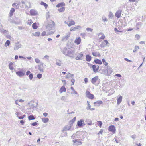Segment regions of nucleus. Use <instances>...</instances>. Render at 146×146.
I'll return each mask as SVG.
<instances>
[{
    "label": "nucleus",
    "mask_w": 146,
    "mask_h": 146,
    "mask_svg": "<svg viewBox=\"0 0 146 146\" xmlns=\"http://www.w3.org/2000/svg\"><path fill=\"white\" fill-rule=\"evenodd\" d=\"M22 6L23 7L24 9H28L31 8V4L30 2H29L27 1H21Z\"/></svg>",
    "instance_id": "nucleus-1"
},
{
    "label": "nucleus",
    "mask_w": 146,
    "mask_h": 146,
    "mask_svg": "<svg viewBox=\"0 0 146 146\" xmlns=\"http://www.w3.org/2000/svg\"><path fill=\"white\" fill-rule=\"evenodd\" d=\"M55 25L54 22L51 20L49 23L46 26V28L49 30L53 29H54Z\"/></svg>",
    "instance_id": "nucleus-2"
},
{
    "label": "nucleus",
    "mask_w": 146,
    "mask_h": 146,
    "mask_svg": "<svg viewBox=\"0 0 146 146\" xmlns=\"http://www.w3.org/2000/svg\"><path fill=\"white\" fill-rule=\"evenodd\" d=\"M113 72L112 68L109 66L107 67L106 72H105L104 74L106 76H109Z\"/></svg>",
    "instance_id": "nucleus-3"
},
{
    "label": "nucleus",
    "mask_w": 146,
    "mask_h": 146,
    "mask_svg": "<svg viewBox=\"0 0 146 146\" xmlns=\"http://www.w3.org/2000/svg\"><path fill=\"white\" fill-rule=\"evenodd\" d=\"M72 142L74 143L73 144L74 146L81 145L82 144V142L80 141L79 139H77L73 140Z\"/></svg>",
    "instance_id": "nucleus-4"
},
{
    "label": "nucleus",
    "mask_w": 146,
    "mask_h": 146,
    "mask_svg": "<svg viewBox=\"0 0 146 146\" xmlns=\"http://www.w3.org/2000/svg\"><path fill=\"white\" fill-rule=\"evenodd\" d=\"M86 96L90 99H92L94 98V95L93 94H91L90 92L88 91H86Z\"/></svg>",
    "instance_id": "nucleus-5"
},
{
    "label": "nucleus",
    "mask_w": 146,
    "mask_h": 146,
    "mask_svg": "<svg viewBox=\"0 0 146 146\" xmlns=\"http://www.w3.org/2000/svg\"><path fill=\"white\" fill-rule=\"evenodd\" d=\"M64 23L65 24H67L68 26L69 27L75 24V22L73 20L69 21H64Z\"/></svg>",
    "instance_id": "nucleus-6"
},
{
    "label": "nucleus",
    "mask_w": 146,
    "mask_h": 146,
    "mask_svg": "<svg viewBox=\"0 0 146 146\" xmlns=\"http://www.w3.org/2000/svg\"><path fill=\"white\" fill-rule=\"evenodd\" d=\"M67 56L70 57H73L74 54V50H68L67 51Z\"/></svg>",
    "instance_id": "nucleus-7"
},
{
    "label": "nucleus",
    "mask_w": 146,
    "mask_h": 146,
    "mask_svg": "<svg viewBox=\"0 0 146 146\" xmlns=\"http://www.w3.org/2000/svg\"><path fill=\"white\" fill-rule=\"evenodd\" d=\"M93 71L95 73L97 72L99 70V66L98 65H93L92 66Z\"/></svg>",
    "instance_id": "nucleus-8"
},
{
    "label": "nucleus",
    "mask_w": 146,
    "mask_h": 146,
    "mask_svg": "<svg viewBox=\"0 0 146 146\" xmlns=\"http://www.w3.org/2000/svg\"><path fill=\"white\" fill-rule=\"evenodd\" d=\"M84 123V121L83 119H81L78 121L77 123V126L80 127H81Z\"/></svg>",
    "instance_id": "nucleus-9"
},
{
    "label": "nucleus",
    "mask_w": 146,
    "mask_h": 146,
    "mask_svg": "<svg viewBox=\"0 0 146 146\" xmlns=\"http://www.w3.org/2000/svg\"><path fill=\"white\" fill-rule=\"evenodd\" d=\"M71 127V125L70 124L68 125L65 126L63 129L62 130L63 131H69L70 130Z\"/></svg>",
    "instance_id": "nucleus-10"
},
{
    "label": "nucleus",
    "mask_w": 146,
    "mask_h": 146,
    "mask_svg": "<svg viewBox=\"0 0 146 146\" xmlns=\"http://www.w3.org/2000/svg\"><path fill=\"white\" fill-rule=\"evenodd\" d=\"M21 45L18 42L15 44L14 47V49L15 50H17L21 48Z\"/></svg>",
    "instance_id": "nucleus-11"
},
{
    "label": "nucleus",
    "mask_w": 146,
    "mask_h": 146,
    "mask_svg": "<svg viewBox=\"0 0 146 146\" xmlns=\"http://www.w3.org/2000/svg\"><path fill=\"white\" fill-rule=\"evenodd\" d=\"M54 32L52 31H50L47 34L46 31H44L41 34V35L42 36H44L45 35L48 36L51 34H53Z\"/></svg>",
    "instance_id": "nucleus-12"
},
{
    "label": "nucleus",
    "mask_w": 146,
    "mask_h": 146,
    "mask_svg": "<svg viewBox=\"0 0 146 146\" xmlns=\"http://www.w3.org/2000/svg\"><path fill=\"white\" fill-rule=\"evenodd\" d=\"M98 79V76H97L92 78L91 80V82L94 84H95V83Z\"/></svg>",
    "instance_id": "nucleus-13"
},
{
    "label": "nucleus",
    "mask_w": 146,
    "mask_h": 146,
    "mask_svg": "<svg viewBox=\"0 0 146 146\" xmlns=\"http://www.w3.org/2000/svg\"><path fill=\"white\" fill-rule=\"evenodd\" d=\"M108 129L110 131L113 133L115 132V127L113 125H111L109 127Z\"/></svg>",
    "instance_id": "nucleus-14"
},
{
    "label": "nucleus",
    "mask_w": 146,
    "mask_h": 146,
    "mask_svg": "<svg viewBox=\"0 0 146 146\" xmlns=\"http://www.w3.org/2000/svg\"><path fill=\"white\" fill-rule=\"evenodd\" d=\"M30 14L33 16H36L37 14V12L34 9H31L30 11Z\"/></svg>",
    "instance_id": "nucleus-15"
},
{
    "label": "nucleus",
    "mask_w": 146,
    "mask_h": 146,
    "mask_svg": "<svg viewBox=\"0 0 146 146\" xmlns=\"http://www.w3.org/2000/svg\"><path fill=\"white\" fill-rule=\"evenodd\" d=\"M16 74L20 77L23 76L25 75V73L21 71H17L16 72Z\"/></svg>",
    "instance_id": "nucleus-16"
},
{
    "label": "nucleus",
    "mask_w": 146,
    "mask_h": 146,
    "mask_svg": "<svg viewBox=\"0 0 146 146\" xmlns=\"http://www.w3.org/2000/svg\"><path fill=\"white\" fill-rule=\"evenodd\" d=\"M121 10L117 11L115 13V16L118 18H120L121 17Z\"/></svg>",
    "instance_id": "nucleus-17"
},
{
    "label": "nucleus",
    "mask_w": 146,
    "mask_h": 146,
    "mask_svg": "<svg viewBox=\"0 0 146 146\" xmlns=\"http://www.w3.org/2000/svg\"><path fill=\"white\" fill-rule=\"evenodd\" d=\"M98 36L100 39H104L105 37V35L102 33H100Z\"/></svg>",
    "instance_id": "nucleus-18"
},
{
    "label": "nucleus",
    "mask_w": 146,
    "mask_h": 146,
    "mask_svg": "<svg viewBox=\"0 0 146 146\" xmlns=\"http://www.w3.org/2000/svg\"><path fill=\"white\" fill-rule=\"evenodd\" d=\"M78 132H77L76 133L73 134L72 137L73 138V140H75L76 138H79L80 136L78 135Z\"/></svg>",
    "instance_id": "nucleus-19"
},
{
    "label": "nucleus",
    "mask_w": 146,
    "mask_h": 146,
    "mask_svg": "<svg viewBox=\"0 0 146 146\" xmlns=\"http://www.w3.org/2000/svg\"><path fill=\"white\" fill-rule=\"evenodd\" d=\"M81 41V39L80 37H79L78 38H76L75 39L74 41V42L77 45L79 44Z\"/></svg>",
    "instance_id": "nucleus-20"
},
{
    "label": "nucleus",
    "mask_w": 146,
    "mask_h": 146,
    "mask_svg": "<svg viewBox=\"0 0 146 146\" xmlns=\"http://www.w3.org/2000/svg\"><path fill=\"white\" fill-rule=\"evenodd\" d=\"M66 91V89L65 86H62L60 89L59 92L60 93H62L63 92H65Z\"/></svg>",
    "instance_id": "nucleus-21"
},
{
    "label": "nucleus",
    "mask_w": 146,
    "mask_h": 146,
    "mask_svg": "<svg viewBox=\"0 0 146 146\" xmlns=\"http://www.w3.org/2000/svg\"><path fill=\"white\" fill-rule=\"evenodd\" d=\"M102 101H98L96 102H94V104H95V106H99L100 104H102Z\"/></svg>",
    "instance_id": "nucleus-22"
},
{
    "label": "nucleus",
    "mask_w": 146,
    "mask_h": 146,
    "mask_svg": "<svg viewBox=\"0 0 146 146\" xmlns=\"http://www.w3.org/2000/svg\"><path fill=\"white\" fill-rule=\"evenodd\" d=\"M43 63H42L40 65H39L38 66V70L40 71L41 72H43V70L42 68L43 65Z\"/></svg>",
    "instance_id": "nucleus-23"
},
{
    "label": "nucleus",
    "mask_w": 146,
    "mask_h": 146,
    "mask_svg": "<svg viewBox=\"0 0 146 146\" xmlns=\"http://www.w3.org/2000/svg\"><path fill=\"white\" fill-rule=\"evenodd\" d=\"M122 97L121 96H120L118 98L117 100V104L119 105L121 102L122 100Z\"/></svg>",
    "instance_id": "nucleus-24"
},
{
    "label": "nucleus",
    "mask_w": 146,
    "mask_h": 146,
    "mask_svg": "<svg viewBox=\"0 0 146 146\" xmlns=\"http://www.w3.org/2000/svg\"><path fill=\"white\" fill-rule=\"evenodd\" d=\"M91 59V56L89 55H87L86 56V60L87 61L90 62Z\"/></svg>",
    "instance_id": "nucleus-25"
},
{
    "label": "nucleus",
    "mask_w": 146,
    "mask_h": 146,
    "mask_svg": "<svg viewBox=\"0 0 146 146\" xmlns=\"http://www.w3.org/2000/svg\"><path fill=\"white\" fill-rule=\"evenodd\" d=\"M68 50L67 48H65L63 50H62V52L64 55L67 56Z\"/></svg>",
    "instance_id": "nucleus-26"
},
{
    "label": "nucleus",
    "mask_w": 146,
    "mask_h": 146,
    "mask_svg": "<svg viewBox=\"0 0 146 146\" xmlns=\"http://www.w3.org/2000/svg\"><path fill=\"white\" fill-rule=\"evenodd\" d=\"M70 36V33H68V34H67L65 36L63 37L62 39L64 40H66L68 39V38Z\"/></svg>",
    "instance_id": "nucleus-27"
},
{
    "label": "nucleus",
    "mask_w": 146,
    "mask_h": 146,
    "mask_svg": "<svg viewBox=\"0 0 146 146\" xmlns=\"http://www.w3.org/2000/svg\"><path fill=\"white\" fill-rule=\"evenodd\" d=\"M94 62L96 64H102V62L101 61L98 59H95L94 60Z\"/></svg>",
    "instance_id": "nucleus-28"
},
{
    "label": "nucleus",
    "mask_w": 146,
    "mask_h": 146,
    "mask_svg": "<svg viewBox=\"0 0 146 146\" xmlns=\"http://www.w3.org/2000/svg\"><path fill=\"white\" fill-rule=\"evenodd\" d=\"M2 27H0V31L1 32L3 33H7L8 32V31L5 30Z\"/></svg>",
    "instance_id": "nucleus-29"
},
{
    "label": "nucleus",
    "mask_w": 146,
    "mask_h": 146,
    "mask_svg": "<svg viewBox=\"0 0 146 146\" xmlns=\"http://www.w3.org/2000/svg\"><path fill=\"white\" fill-rule=\"evenodd\" d=\"M42 120L44 123H46L48 121L49 119L48 118H43L42 119Z\"/></svg>",
    "instance_id": "nucleus-30"
},
{
    "label": "nucleus",
    "mask_w": 146,
    "mask_h": 146,
    "mask_svg": "<svg viewBox=\"0 0 146 146\" xmlns=\"http://www.w3.org/2000/svg\"><path fill=\"white\" fill-rule=\"evenodd\" d=\"M92 54L94 56H100V54L97 52H93L92 53Z\"/></svg>",
    "instance_id": "nucleus-31"
},
{
    "label": "nucleus",
    "mask_w": 146,
    "mask_h": 146,
    "mask_svg": "<svg viewBox=\"0 0 146 146\" xmlns=\"http://www.w3.org/2000/svg\"><path fill=\"white\" fill-rule=\"evenodd\" d=\"M65 5V4L64 3H60L56 5V7H57L58 8L60 7H62L63 6H64Z\"/></svg>",
    "instance_id": "nucleus-32"
},
{
    "label": "nucleus",
    "mask_w": 146,
    "mask_h": 146,
    "mask_svg": "<svg viewBox=\"0 0 146 146\" xmlns=\"http://www.w3.org/2000/svg\"><path fill=\"white\" fill-rule=\"evenodd\" d=\"M40 32H37L33 33L32 35L35 36H39L40 35Z\"/></svg>",
    "instance_id": "nucleus-33"
},
{
    "label": "nucleus",
    "mask_w": 146,
    "mask_h": 146,
    "mask_svg": "<svg viewBox=\"0 0 146 146\" xmlns=\"http://www.w3.org/2000/svg\"><path fill=\"white\" fill-rule=\"evenodd\" d=\"M15 11V9L13 8H12L10 11L9 14L10 16H12L13 15V13Z\"/></svg>",
    "instance_id": "nucleus-34"
},
{
    "label": "nucleus",
    "mask_w": 146,
    "mask_h": 146,
    "mask_svg": "<svg viewBox=\"0 0 146 146\" xmlns=\"http://www.w3.org/2000/svg\"><path fill=\"white\" fill-rule=\"evenodd\" d=\"M40 4L44 6L46 9L47 7L48 6L47 4L43 1H41L40 2Z\"/></svg>",
    "instance_id": "nucleus-35"
},
{
    "label": "nucleus",
    "mask_w": 146,
    "mask_h": 146,
    "mask_svg": "<svg viewBox=\"0 0 146 146\" xmlns=\"http://www.w3.org/2000/svg\"><path fill=\"white\" fill-rule=\"evenodd\" d=\"M13 64L12 62H10L9 65V68L11 70H13L14 69L13 66H12Z\"/></svg>",
    "instance_id": "nucleus-36"
},
{
    "label": "nucleus",
    "mask_w": 146,
    "mask_h": 146,
    "mask_svg": "<svg viewBox=\"0 0 146 146\" xmlns=\"http://www.w3.org/2000/svg\"><path fill=\"white\" fill-rule=\"evenodd\" d=\"M139 49V47L138 46H135L134 49L133 50V52H135Z\"/></svg>",
    "instance_id": "nucleus-37"
},
{
    "label": "nucleus",
    "mask_w": 146,
    "mask_h": 146,
    "mask_svg": "<svg viewBox=\"0 0 146 146\" xmlns=\"http://www.w3.org/2000/svg\"><path fill=\"white\" fill-rule=\"evenodd\" d=\"M13 6L16 9H18L19 8V6L17 3H14L12 4Z\"/></svg>",
    "instance_id": "nucleus-38"
},
{
    "label": "nucleus",
    "mask_w": 146,
    "mask_h": 146,
    "mask_svg": "<svg viewBox=\"0 0 146 146\" xmlns=\"http://www.w3.org/2000/svg\"><path fill=\"white\" fill-rule=\"evenodd\" d=\"M56 64L57 65L60 66L61 65V61L59 60H56Z\"/></svg>",
    "instance_id": "nucleus-39"
},
{
    "label": "nucleus",
    "mask_w": 146,
    "mask_h": 146,
    "mask_svg": "<svg viewBox=\"0 0 146 146\" xmlns=\"http://www.w3.org/2000/svg\"><path fill=\"white\" fill-rule=\"evenodd\" d=\"M32 27L33 29H36L37 28V26L36 23H33L32 24Z\"/></svg>",
    "instance_id": "nucleus-40"
},
{
    "label": "nucleus",
    "mask_w": 146,
    "mask_h": 146,
    "mask_svg": "<svg viewBox=\"0 0 146 146\" xmlns=\"http://www.w3.org/2000/svg\"><path fill=\"white\" fill-rule=\"evenodd\" d=\"M87 105L88 106L86 107V109L87 110H88L91 108V106L90 104V102L88 101H87Z\"/></svg>",
    "instance_id": "nucleus-41"
},
{
    "label": "nucleus",
    "mask_w": 146,
    "mask_h": 146,
    "mask_svg": "<svg viewBox=\"0 0 146 146\" xmlns=\"http://www.w3.org/2000/svg\"><path fill=\"white\" fill-rule=\"evenodd\" d=\"M76 120V117L73 118L70 122V124H72Z\"/></svg>",
    "instance_id": "nucleus-42"
},
{
    "label": "nucleus",
    "mask_w": 146,
    "mask_h": 146,
    "mask_svg": "<svg viewBox=\"0 0 146 146\" xmlns=\"http://www.w3.org/2000/svg\"><path fill=\"white\" fill-rule=\"evenodd\" d=\"M65 10V7H62L58 9V11L59 12H63Z\"/></svg>",
    "instance_id": "nucleus-43"
},
{
    "label": "nucleus",
    "mask_w": 146,
    "mask_h": 146,
    "mask_svg": "<svg viewBox=\"0 0 146 146\" xmlns=\"http://www.w3.org/2000/svg\"><path fill=\"white\" fill-rule=\"evenodd\" d=\"M28 119L29 120H31L35 119V118L33 116L31 115L28 117Z\"/></svg>",
    "instance_id": "nucleus-44"
},
{
    "label": "nucleus",
    "mask_w": 146,
    "mask_h": 146,
    "mask_svg": "<svg viewBox=\"0 0 146 146\" xmlns=\"http://www.w3.org/2000/svg\"><path fill=\"white\" fill-rule=\"evenodd\" d=\"M10 42L9 40H7L5 43V46H9L10 44Z\"/></svg>",
    "instance_id": "nucleus-45"
},
{
    "label": "nucleus",
    "mask_w": 146,
    "mask_h": 146,
    "mask_svg": "<svg viewBox=\"0 0 146 146\" xmlns=\"http://www.w3.org/2000/svg\"><path fill=\"white\" fill-rule=\"evenodd\" d=\"M73 75H74L73 74H70V73H69V74H68L66 76L65 78H68L70 77H72Z\"/></svg>",
    "instance_id": "nucleus-46"
},
{
    "label": "nucleus",
    "mask_w": 146,
    "mask_h": 146,
    "mask_svg": "<svg viewBox=\"0 0 146 146\" xmlns=\"http://www.w3.org/2000/svg\"><path fill=\"white\" fill-rule=\"evenodd\" d=\"M67 97H66L65 96H62L61 97V100H62L65 101L67 100V98H66Z\"/></svg>",
    "instance_id": "nucleus-47"
},
{
    "label": "nucleus",
    "mask_w": 146,
    "mask_h": 146,
    "mask_svg": "<svg viewBox=\"0 0 146 146\" xmlns=\"http://www.w3.org/2000/svg\"><path fill=\"white\" fill-rule=\"evenodd\" d=\"M102 19L104 22H107L108 21V19L105 16H103L102 17Z\"/></svg>",
    "instance_id": "nucleus-48"
},
{
    "label": "nucleus",
    "mask_w": 146,
    "mask_h": 146,
    "mask_svg": "<svg viewBox=\"0 0 146 146\" xmlns=\"http://www.w3.org/2000/svg\"><path fill=\"white\" fill-rule=\"evenodd\" d=\"M102 60L103 63L105 66H107L108 65V63L106 62L105 60L104 59H102Z\"/></svg>",
    "instance_id": "nucleus-49"
},
{
    "label": "nucleus",
    "mask_w": 146,
    "mask_h": 146,
    "mask_svg": "<svg viewBox=\"0 0 146 146\" xmlns=\"http://www.w3.org/2000/svg\"><path fill=\"white\" fill-rule=\"evenodd\" d=\"M29 79L30 80H31L33 78V74L32 73L30 74L29 76Z\"/></svg>",
    "instance_id": "nucleus-50"
},
{
    "label": "nucleus",
    "mask_w": 146,
    "mask_h": 146,
    "mask_svg": "<svg viewBox=\"0 0 146 146\" xmlns=\"http://www.w3.org/2000/svg\"><path fill=\"white\" fill-rule=\"evenodd\" d=\"M113 13L111 12H110L109 13V17L111 18H112L113 17Z\"/></svg>",
    "instance_id": "nucleus-51"
},
{
    "label": "nucleus",
    "mask_w": 146,
    "mask_h": 146,
    "mask_svg": "<svg viewBox=\"0 0 146 146\" xmlns=\"http://www.w3.org/2000/svg\"><path fill=\"white\" fill-rule=\"evenodd\" d=\"M86 30L88 32H92L93 31V29L91 28H88L86 29Z\"/></svg>",
    "instance_id": "nucleus-52"
},
{
    "label": "nucleus",
    "mask_w": 146,
    "mask_h": 146,
    "mask_svg": "<svg viewBox=\"0 0 146 146\" xmlns=\"http://www.w3.org/2000/svg\"><path fill=\"white\" fill-rule=\"evenodd\" d=\"M42 75L41 74H38L37 75V77L38 78V79H40L42 77Z\"/></svg>",
    "instance_id": "nucleus-53"
},
{
    "label": "nucleus",
    "mask_w": 146,
    "mask_h": 146,
    "mask_svg": "<svg viewBox=\"0 0 146 146\" xmlns=\"http://www.w3.org/2000/svg\"><path fill=\"white\" fill-rule=\"evenodd\" d=\"M35 61L36 63H38L40 62V60L39 59L36 58L35 59Z\"/></svg>",
    "instance_id": "nucleus-54"
},
{
    "label": "nucleus",
    "mask_w": 146,
    "mask_h": 146,
    "mask_svg": "<svg viewBox=\"0 0 146 146\" xmlns=\"http://www.w3.org/2000/svg\"><path fill=\"white\" fill-rule=\"evenodd\" d=\"M32 23L33 22L32 21V20H28L27 24L29 25H31Z\"/></svg>",
    "instance_id": "nucleus-55"
},
{
    "label": "nucleus",
    "mask_w": 146,
    "mask_h": 146,
    "mask_svg": "<svg viewBox=\"0 0 146 146\" xmlns=\"http://www.w3.org/2000/svg\"><path fill=\"white\" fill-rule=\"evenodd\" d=\"M71 82H72L71 86H72L74 84V83L75 82V80L74 79H72L71 80Z\"/></svg>",
    "instance_id": "nucleus-56"
},
{
    "label": "nucleus",
    "mask_w": 146,
    "mask_h": 146,
    "mask_svg": "<svg viewBox=\"0 0 146 146\" xmlns=\"http://www.w3.org/2000/svg\"><path fill=\"white\" fill-rule=\"evenodd\" d=\"M25 116V115H24L23 116H18V117L19 119H21L24 118Z\"/></svg>",
    "instance_id": "nucleus-57"
},
{
    "label": "nucleus",
    "mask_w": 146,
    "mask_h": 146,
    "mask_svg": "<svg viewBox=\"0 0 146 146\" xmlns=\"http://www.w3.org/2000/svg\"><path fill=\"white\" fill-rule=\"evenodd\" d=\"M141 22H138L136 23V26H141Z\"/></svg>",
    "instance_id": "nucleus-58"
},
{
    "label": "nucleus",
    "mask_w": 146,
    "mask_h": 146,
    "mask_svg": "<svg viewBox=\"0 0 146 146\" xmlns=\"http://www.w3.org/2000/svg\"><path fill=\"white\" fill-rule=\"evenodd\" d=\"M37 122H35L32 123L31 124V125H32L33 126H35L36 125H37Z\"/></svg>",
    "instance_id": "nucleus-59"
},
{
    "label": "nucleus",
    "mask_w": 146,
    "mask_h": 146,
    "mask_svg": "<svg viewBox=\"0 0 146 146\" xmlns=\"http://www.w3.org/2000/svg\"><path fill=\"white\" fill-rule=\"evenodd\" d=\"M98 123H99V126L100 127H101V126L102 125V123L101 121H98Z\"/></svg>",
    "instance_id": "nucleus-60"
},
{
    "label": "nucleus",
    "mask_w": 146,
    "mask_h": 146,
    "mask_svg": "<svg viewBox=\"0 0 146 146\" xmlns=\"http://www.w3.org/2000/svg\"><path fill=\"white\" fill-rule=\"evenodd\" d=\"M76 29L75 27L74 28L71 27L70 29V31H75Z\"/></svg>",
    "instance_id": "nucleus-61"
},
{
    "label": "nucleus",
    "mask_w": 146,
    "mask_h": 146,
    "mask_svg": "<svg viewBox=\"0 0 146 146\" xmlns=\"http://www.w3.org/2000/svg\"><path fill=\"white\" fill-rule=\"evenodd\" d=\"M103 131L102 129H101L99 133H98V135H99V134H102L103 133Z\"/></svg>",
    "instance_id": "nucleus-62"
},
{
    "label": "nucleus",
    "mask_w": 146,
    "mask_h": 146,
    "mask_svg": "<svg viewBox=\"0 0 146 146\" xmlns=\"http://www.w3.org/2000/svg\"><path fill=\"white\" fill-rule=\"evenodd\" d=\"M80 35L82 37H84L85 36V34L84 33H81Z\"/></svg>",
    "instance_id": "nucleus-63"
},
{
    "label": "nucleus",
    "mask_w": 146,
    "mask_h": 146,
    "mask_svg": "<svg viewBox=\"0 0 146 146\" xmlns=\"http://www.w3.org/2000/svg\"><path fill=\"white\" fill-rule=\"evenodd\" d=\"M131 137L133 139H135L136 137V136L135 135H133L131 136Z\"/></svg>",
    "instance_id": "nucleus-64"
}]
</instances>
